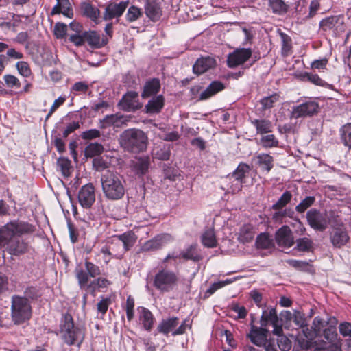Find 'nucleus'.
I'll return each instance as SVG.
<instances>
[{"label": "nucleus", "mask_w": 351, "mask_h": 351, "mask_svg": "<svg viewBox=\"0 0 351 351\" xmlns=\"http://www.w3.org/2000/svg\"><path fill=\"white\" fill-rule=\"evenodd\" d=\"M35 226L19 220L11 221L0 228V248L13 256H21L29 253L32 247L26 235L32 234Z\"/></svg>", "instance_id": "f257e3e1"}, {"label": "nucleus", "mask_w": 351, "mask_h": 351, "mask_svg": "<svg viewBox=\"0 0 351 351\" xmlns=\"http://www.w3.org/2000/svg\"><path fill=\"white\" fill-rule=\"evenodd\" d=\"M325 325V322L319 317L313 321L312 331L303 330L295 335L293 351H337L338 348L330 343L320 340L319 335Z\"/></svg>", "instance_id": "f03ea898"}, {"label": "nucleus", "mask_w": 351, "mask_h": 351, "mask_svg": "<svg viewBox=\"0 0 351 351\" xmlns=\"http://www.w3.org/2000/svg\"><path fill=\"white\" fill-rule=\"evenodd\" d=\"M101 183L104 197L111 201L121 199L125 193L126 182L117 172L106 171L101 174Z\"/></svg>", "instance_id": "7ed1b4c3"}, {"label": "nucleus", "mask_w": 351, "mask_h": 351, "mask_svg": "<svg viewBox=\"0 0 351 351\" xmlns=\"http://www.w3.org/2000/svg\"><path fill=\"white\" fill-rule=\"evenodd\" d=\"M60 335L64 342L80 347L84 339V331L79 325L75 324L69 313L63 314L60 323Z\"/></svg>", "instance_id": "20e7f679"}, {"label": "nucleus", "mask_w": 351, "mask_h": 351, "mask_svg": "<svg viewBox=\"0 0 351 351\" xmlns=\"http://www.w3.org/2000/svg\"><path fill=\"white\" fill-rule=\"evenodd\" d=\"M120 143L125 149L137 153L146 149L147 137L145 133L141 130L128 129L121 134Z\"/></svg>", "instance_id": "39448f33"}, {"label": "nucleus", "mask_w": 351, "mask_h": 351, "mask_svg": "<svg viewBox=\"0 0 351 351\" xmlns=\"http://www.w3.org/2000/svg\"><path fill=\"white\" fill-rule=\"evenodd\" d=\"M32 314V306L27 298L18 295L12 297L11 318L14 324L21 325L28 322Z\"/></svg>", "instance_id": "423d86ee"}, {"label": "nucleus", "mask_w": 351, "mask_h": 351, "mask_svg": "<svg viewBox=\"0 0 351 351\" xmlns=\"http://www.w3.org/2000/svg\"><path fill=\"white\" fill-rule=\"evenodd\" d=\"M250 171V167L245 163H240L237 168L228 174L223 180L222 187L227 193L235 194L241 191L245 179Z\"/></svg>", "instance_id": "0eeeda50"}, {"label": "nucleus", "mask_w": 351, "mask_h": 351, "mask_svg": "<svg viewBox=\"0 0 351 351\" xmlns=\"http://www.w3.org/2000/svg\"><path fill=\"white\" fill-rule=\"evenodd\" d=\"M179 282V278L172 270L162 268L155 274L154 287L162 292H169L175 289Z\"/></svg>", "instance_id": "6e6552de"}, {"label": "nucleus", "mask_w": 351, "mask_h": 351, "mask_svg": "<svg viewBox=\"0 0 351 351\" xmlns=\"http://www.w3.org/2000/svg\"><path fill=\"white\" fill-rule=\"evenodd\" d=\"M319 103L315 99L309 98L291 108L290 119H299L312 117L319 112Z\"/></svg>", "instance_id": "1a4fd4ad"}, {"label": "nucleus", "mask_w": 351, "mask_h": 351, "mask_svg": "<svg viewBox=\"0 0 351 351\" xmlns=\"http://www.w3.org/2000/svg\"><path fill=\"white\" fill-rule=\"evenodd\" d=\"M269 330L262 326H253L247 334L251 342L265 351H278L274 341L268 339Z\"/></svg>", "instance_id": "9d476101"}, {"label": "nucleus", "mask_w": 351, "mask_h": 351, "mask_svg": "<svg viewBox=\"0 0 351 351\" xmlns=\"http://www.w3.org/2000/svg\"><path fill=\"white\" fill-rule=\"evenodd\" d=\"M84 267L86 270L82 269L76 270V277L81 288L87 286L89 277L95 278L101 274L99 267L87 260L84 262Z\"/></svg>", "instance_id": "9b49d317"}, {"label": "nucleus", "mask_w": 351, "mask_h": 351, "mask_svg": "<svg viewBox=\"0 0 351 351\" xmlns=\"http://www.w3.org/2000/svg\"><path fill=\"white\" fill-rule=\"evenodd\" d=\"M306 219L310 226L315 230L324 231L328 226L326 214L313 208L306 213Z\"/></svg>", "instance_id": "f8f14e48"}, {"label": "nucleus", "mask_w": 351, "mask_h": 351, "mask_svg": "<svg viewBox=\"0 0 351 351\" xmlns=\"http://www.w3.org/2000/svg\"><path fill=\"white\" fill-rule=\"evenodd\" d=\"M330 240L332 245L337 248H341L349 242L350 236L343 223L332 228L330 232Z\"/></svg>", "instance_id": "ddd939ff"}, {"label": "nucleus", "mask_w": 351, "mask_h": 351, "mask_svg": "<svg viewBox=\"0 0 351 351\" xmlns=\"http://www.w3.org/2000/svg\"><path fill=\"white\" fill-rule=\"evenodd\" d=\"M78 202L84 208H90L95 202V187L92 183L84 185L78 192Z\"/></svg>", "instance_id": "4468645a"}, {"label": "nucleus", "mask_w": 351, "mask_h": 351, "mask_svg": "<svg viewBox=\"0 0 351 351\" xmlns=\"http://www.w3.org/2000/svg\"><path fill=\"white\" fill-rule=\"evenodd\" d=\"M128 1H121L119 3H110L107 5L104 12V20L110 21L121 17L128 6Z\"/></svg>", "instance_id": "2eb2a0df"}, {"label": "nucleus", "mask_w": 351, "mask_h": 351, "mask_svg": "<svg viewBox=\"0 0 351 351\" xmlns=\"http://www.w3.org/2000/svg\"><path fill=\"white\" fill-rule=\"evenodd\" d=\"M252 56L250 48H241L236 49L229 54L227 59V64L230 68H234L245 62Z\"/></svg>", "instance_id": "dca6fc26"}, {"label": "nucleus", "mask_w": 351, "mask_h": 351, "mask_svg": "<svg viewBox=\"0 0 351 351\" xmlns=\"http://www.w3.org/2000/svg\"><path fill=\"white\" fill-rule=\"evenodd\" d=\"M344 25V17L343 15H336L326 17L319 21V28L323 32L332 30L336 33Z\"/></svg>", "instance_id": "f3484780"}, {"label": "nucleus", "mask_w": 351, "mask_h": 351, "mask_svg": "<svg viewBox=\"0 0 351 351\" xmlns=\"http://www.w3.org/2000/svg\"><path fill=\"white\" fill-rule=\"evenodd\" d=\"M217 65L216 59L211 56H202L199 58L193 66V71L197 75H201Z\"/></svg>", "instance_id": "a211bd4d"}, {"label": "nucleus", "mask_w": 351, "mask_h": 351, "mask_svg": "<svg viewBox=\"0 0 351 351\" xmlns=\"http://www.w3.org/2000/svg\"><path fill=\"white\" fill-rule=\"evenodd\" d=\"M144 10L147 17L152 21H158L162 16L161 3L158 0H145Z\"/></svg>", "instance_id": "6ab92c4d"}, {"label": "nucleus", "mask_w": 351, "mask_h": 351, "mask_svg": "<svg viewBox=\"0 0 351 351\" xmlns=\"http://www.w3.org/2000/svg\"><path fill=\"white\" fill-rule=\"evenodd\" d=\"M275 239L277 244L281 247H290L293 244V234L287 226H283L276 231Z\"/></svg>", "instance_id": "aec40b11"}, {"label": "nucleus", "mask_w": 351, "mask_h": 351, "mask_svg": "<svg viewBox=\"0 0 351 351\" xmlns=\"http://www.w3.org/2000/svg\"><path fill=\"white\" fill-rule=\"evenodd\" d=\"M121 108L127 112L138 109V93L134 91L128 92L119 103Z\"/></svg>", "instance_id": "412c9836"}, {"label": "nucleus", "mask_w": 351, "mask_h": 351, "mask_svg": "<svg viewBox=\"0 0 351 351\" xmlns=\"http://www.w3.org/2000/svg\"><path fill=\"white\" fill-rule=\"evenodd\" d=\"M173 241V237L169 234H162L158 235L153 239L147 241L143 245V249L146 251L156 250Z\"/></svg>", "instance_id": "4be33fe9"}, {"label": "nucleus", "mask_w": 351, "mask_h": 351, "mask_svg": "<svg viewBox=\"0 0 351 351\" xmlns=\"http://www.w3.org/2000/svg\"><path fill=\"white\" fill-rule=\"evenodd\" d=\"M280 315L282 319H285L286 322L285 324L293 323L296 329L302 328V330H304V328L306 326V324L302 313L300 312L291 313L289 311H285L281 313Z\"/></svg>", "instance_id": "5701e85b"}, {"label": "nucleus", "mask_w": 351, "mask_h": 351, "mask_svg": "<svg viewBox=\"0 0 351 351\" xmlns=\"http://www.w3.org/2000/svg\"><path fill=\"white\" fill-rule=\"evenodd\" d=\"M126 121L125 117L119 113L106 115L99 121V128L101 129H106L112 126L119 128Z\"/></svg>", "instance_id": "b1692460"}, {"label": "nucleus", "mask_w": 351, "mask_h": 351, "mask_svg": "<svg viewBox=\"0 0 351 351\" xmlns=\"http://www.w3.org/2000/svg\"><path fill=\"white\" fill-rule=\"evenodd\" d=\"M84 36L86 42H87L88 45L92 48H101L106 45L108 43V39L101 38L100 34L96 31L90 30L84 32Z\"/></svg>", "instance_id": "393cba45"}, {"label": "nucleus", "mask_w": 351, "mask_h": 351, "mask_svg": "<svg viewBox=\"0 0 351 351\" xmlns=\"http://www.w3.org/2000/svg\"><path fill=\"white\" fill-rule=\"evenodd\" d=\"M279 319L275 308L272 306L265 307L261 314L260 324L261 326L267 328L269 324H275Z\"/></svg>", "instance_id": "a878e982"}, {"label": "nucleus", "mask_w": 351, "mask_h": 351, "mask_svg": "<svg viewBox=\"0 0 351 351\" xmlns=\"http://www.w3.org/2000/svg\"><path fill=\"white\" fill-rule=\"evenodd\" d=\"M251 123L254 127H255L257 134H261L262 136L272 132L273 124L269 119H255L251 121Z\"/></svg>", "instance_id": "bb28decb"}, {"label": "nucleus", "mask_w": 351, "mask_h": 351, "mask_svg": "<svg viewBox=\"0 0 351 351\" xmlns=\"http://www.w3.org/2000/svg\"><path fill=\"white\" fill-rule=\"evenodd\" d=\"M165 98L162 95L154 97L145 105L146 112L149 114H158L163 108Z\"/></svg>", "instance_id": "cd10ccee"}, {"label": "nucleus", "mask_w": 351, "mask_h": 351, "mask_svg": "<svg viewBox=\"0 0 351 351\" xmlns=\"http://www.w3.org/2000/svg\"><path fill=\"white\" fill-rule=\"evenodd\" d=\"M160 89V83L158 79L153 78L145 82L141 94L143 98H148L156 95Z\"/></svg>", "instance_id": "c85d7f7f"}, {"label": "nucleus", "mask_w": 351, "mask_h": 351, "mask_svg": "<svg viewBox=\"0 0 351 351\" xmlns=\"http://www.w3.org/2000/svg\"><path fill=\"white\" fill-rule=\"evenodd\" d=\"M225 86L222 82L219 81H213L201 93L199 100L208 99L217 93L223 90Z\"/></svg>", "instance_id": "c756f323"}, {"label": "nucleus", "mask_w": 351, "mask_h": 351, "mask_svg": "<svg viewBox=\"0 0 351 351\" xmlns=\"http://www.w3.org/2000/svg\"><path fill=\"white\" fill-rule=\"evenodd\" d=\"M139 313V320L141 322L144 329L150 331L153 327L154 316L152 312L143 306L138 308Z\"/></svg>", "instance_id": "7c9ffc66"}, {"label": "nucleus", "mask_w": 351, "mask_h": 351, "mask_svg": "<svg viewBox=\"0 0 351 351\" xmlns=\"http://www.w3.org/2000/svg\"><path fill=\"white\" fill-rule=\"evenodd\" d=\"M179 258H182L184 260H191L194 262H198L202 258L197 250V245L196 243L190 245L181 252Z\"/></svg>", "instance_id": "2f4dec72"}, {"label": "nucleus", "mask_w": 351, "mask_h": 351, "mask_svg": "<svg viewBox=\"0 0 351 351\" xmlns=\"http://www.w3.org/2000/svg\"><path fill=\"white\" fill-rule=\"evenodd\" d=\"M178 318L176 317H169L162 319L157 327L158 332L167 335L170 332H173V330L178 324Z\"/></svg>", "instance_id": "473e14b6"}, {"label": "nucleus", "mask_w": 351, "mask_h": 351, "mask_svg": "<svg viewBox=\"0 0 351 351\" xmlns=\"http://www.w3.org/2000/svg\"><path fill=\"white\" fill-rule=\"evenodd\" d=\"M80 9L82 14L93 21H96L99 17V10L88 2L81 3Z\"/></svg>", "instance_id": "72a5a7b5"}, {"label": "nucleus", "mask_w": 351, "mask_h": 351, "mask_svg": "<svg viewBox=\"0 0 351 351\" xmlns=\"http://www.w3.org/2000/svg\"><path fill=\"white\" fill-rule=\"evenodd\" d=\"M107 246L109 247L110 251L112 252V256L116 259H121L123 254L126 252L123 243L118 240L116 236L112 237L111 241Z\"/></svg>", "instance_id": "f704fd0d"}, {"label": "nucleus", "mask_w": 351, "mask_h": 351, "mask_svg": "<svg viewBox=\"0 0 351 351\" xmlns=\"http://www.w3.org/2000/svg\"><path fill=\"white\" fill-rule=\"evenodd\" d=\"M298 78L303 82H309L316 86L327 87L329 84L319 77L317 74L309 72H302L298 75Z\"/></svg>", "instance_id": "c9c22d12"}, {"label": "nucleus", "mask_w": 351, "mask_h": 351, "mask_svg": "<svg viewBox=\"0 0 351 351\" xmlns=\"http://www.w3.org/2000/svg\"><path fill=\"white\" fill-rule=\"evenodd\" d=\"M115 236L123 243V246L126 252L129 251L134 246L137 239V237L132 231H128Z\"/></svg>", "instance_id": "e433bc0d"}, {"label": "nucleus", "mask_w": 351, "mask_h": 351, "mask_svg": "<svg viewBox=\"0 0 351 351\" xmlns=\"http://www.w3.org/2000/svg\"><path fill=\"white\" fill-rule=\"evenodd\" d=\"M258 163L263 171L269 172L274 167V158L268 154L261 153L256 156Z\"/></svg>", "instance_id": "4c0bfd02"}, {"label": "nucleus", "mask_w": 351, "mask_h": 351, "mask_svg": "<svg viewBox=\"0 0 351 351\" xmlns=\"http://www.w3.org/2000/svg\"><path fill=\"white\" fill-rule=\"evenodd\" d=\"M254 237L253 227L250 224H245L241 228L239 234V240L243 243H249Z\"/></svg>", "instance_id": "58836bf2"}, {"label": "nucleus", "mask_w": 351, "mask_h": 351, "mask_svg": "<svg viewBox=\"0 0 351 351\" xmlns=\"http://www.w3.org/2000/svg\"><path fill=\"white\" fill-rule=\"evenodd\" d=\"M259 144L265 149L278 147L279 141L274 134L268 133L261 136Z\"/></svg>", "instance_id": "ea45409f"}, {"label": "nucleus", "mask_w": 351, "mask_h": 351, "mask_svg": "<svg viewBox=\"0 0 351 351\" xmlns=\"http://www.w3.org/2000/svg\"><path fill=\"white\" fill-rule=\"evenodd\" d=\"M268 2L272 12L276 14L283 15L288 11L289 5L283 0H268Z\"/></svg>", "instance_id": "a19ab883"}, {"label": "nucleus", "mask_w": 351, "mask_h": 351, "mask_svg": "<svg viewBox=\"0 0 351 351\" xmlns=\"http://www.w3.org/2000/svg\"><path fill=\"white\" fill-rule=\"evenodd\" d=\"M153 157L160 160H168L171 156V149L169 145H162L156 147L152 152Z\"/></svg>", "instance_id": "79ce46f5"}, {"label": "nucleus", "mask_w": 351, "mask_h": 351, "mask_svg": "<svg viewBox=\"0 0 351 351\" xmlns=\"http://www.w3.org/2000/svg\"><path fill=\"white\" fill-rule=\"evenodd\" d=\"M202 243L206 247H215L217 245V240L215 232L213 229H208L202 235Z\"/></svg>", "instance_id": "37998d69"}, {"label": "nucleus", "mask_w": 351, "mask_h": 351, "mask_svg": "<svg viewBox=\"0 0 351 351\" xmlns=\"http://www.w3.org/2000/svg\"><path fill=\"white\" fill-rule=\"evenodd\" d=\"M280 100L278 93L271 94L269 96L262 98L259 103L261 105V110L265 111L274 107V104Z\"/></svg>", "instance_id": "c03bdc74"}, {"label": "nucleus", "mask_w": 351, "mask_h": 351, "mask_svg": "<svg viewBox=\"0 0 351 351\" xmlns=\"http://www.w3.org/2000/svg\"><path fill=\"white\" fill-rule=\"evenodd\" d=\"M104 151V147L98 143H92L87 145L84 150L86 158H93L100 155Z\"/></svg>", "instance_id": "a18cd8bd"}, {"label": "nucleus", "mask_w": 351, "mask_h": 351, "mask_svg": "<svg viewBox=\"0 0 351 351\" xmlns=\"http://www.w3.org/2000/svg\"><path fill=\"white\" fill-rule=\"evenodd\" d=\"M149 167V160L148 158H140L134 165V169L137 175H145Z\"/></svg>", "instance_id": "49530a36"}, {"label": "nucleus", "mask_w": 351, "mask_h": 351, "mask_svg": "<svg viewBox=\"0 0 351 351\" xmlns=\"http://www.w3.org/2000/svg\"><path fill=\"white\" fill-rule=\"evenodd\" d=\"M143 14L141 8L136 5H132L127 11L125 19L128 22L132 23L139 19L143 16Z\"/></svg>", "instance_id": "de8ad7c7"}, {"label": "nucleus", "mask_w": 351, "mask_h": 351, "mask_svg": "<svg viewBox=\"0 0 351 351\" xmlns=\"http://www.w3.org/2000/svg\"><path fill=\"white\" fill-rule=\"evenodd\" d=\"M282 41V55L287 56L291 53L292 49V40L287 34L281 32L280 34Z\"/></svg>", "instance_id": "09e8293b"}, {"label": "nucleus", "mask_w": 351, "mask_h": 351, "mask_svg": "<svg viewBox=\"0 0 351 351\" xmlns=\"http://www.w3.org/2000/svg\"><path fill=\"white\" fill-rule=\"evenodd\" d=\"M292 194L290 191H286L282 193L278 200L272 206L274 210H280L290 202Z\"/></svg>", "instance_id": "8fccbe9b"}, {"label": "nucleus", "mask_w": 351, "mask_h": 351, "mask_svg": "<svg viewBox=\"0 0 351 351\" xmlns=\"http://www.w3.org/2000/svg\"><path fill=\"white\" fill-rule=\"evenodd\" d=\"M341 133L343 143L351 149V123L344 125L341 129Z\"/></svg>", "instance_id": "3c124183"}, {"label": "nucleus", "mask_w": 351, "mask_h": 351, "mask_svg": "<svg viewBox=\"0 0 351 351\" xmlns=\"http://www.w3.org/2000/svg\"><path fill=\"white\" fill-rule=\"evenodd\" d=\"M315 198L313 196H308L305 197L298 205L296 206L295 210L299 213L305 212L315 202Z\"/></svg>", "instance_id": "603ef678"}, {"label": "nucleus", "mask_w": 351, "mask_h": 351, "mask_svg": "<svg viewBox=\"0 0 351 351\" xmlns=\"http://www.w3.org/2000/svg\"><path fill=\"white\" fill-rule=\"evenodd\" d=\"M62 14L69 19L73 17V10L69 0H62L60 1Z\"/></svg>", "instance_id": "864d4df0"}, {"label": "nucleus", "mask_w": 351, "mask_h": 351, "mask_svg": "<svg viewBox=\"0 0 351 351\" xmlns=\"http://www.w3.org/2000/svg\"><path fill=\"white\" fill-rule=\"evenodd\" d=\"M25 298L31 300H36L40 297V290L38 287L29 286L24 291Z\"/></svg>", "instance_id": "5fc2aeb1"}, {"label": "nucleus", "mask_w": 351, "mask_h": 351, "mask_svg": "<svg viewBox=\"0 0 351 351\" xmlns=\"http://www.w3.org/2000/svg\"><path fill=\"white\" fill-rule=\"evenodd\" d=\"M296 247L299 251H309L312 248V241L306 237L300 238L296 241Z\"/></svg>", "instance_id": "6e6d98bb"}, {"label": "nucleus", "mask_w": 351, "mask_h": 351, "mask_svg": "<svg viewBox=\"0 0 351 351\" xmlns=\"http://www.w3.org/2000/svg\"><path fill=\"white\" fill-rule=\"evenodd\" d=\"M16 68L19 73L23 77H29L32 74V71L29 64L25 61H19L16 64Z\"/></svg>", "instance_id": "4d7b16f0"}, {"label": "nucleus", "mask_w": 351, "mask_h": 351, "mask_svg": "<svg viewBox=\"0 0 351 351\" xmlns=\"http://www.w3.org/2000/svg\"><path fill=\"white\" fill-rule=\"evenodd\" d=\"M67 32V25L63 23H56L54 25L53 34L56 38H63Z\"/></svg>", "instance_id": "13d9d810"}, {"label": "nucleus", "mask_w": 351, "mask_h": 351, "mask_svg": "<svg viewBox=\"0 0 351 351\" xmlns=\"http://www.w3.org/2000/svg\"><path fill=\"white\" fill-rule=\"evenodd\" d=\"M256 244L258 248L267 249L271 245V241L266 234H261L256 238Z\"/></svg>", "instance_id": "bf43d9fd"}, {"label": "nucleus", "mask_w": 351, "mask_h": 351, "mask_svg": "<svg viewBox=\"0 0 351 351\" xmlns=\"http://www.w3.org/2000/svg\"><path fill=\"white\" fill-rule=\"evenodd\" d=\"M3 78L5 84L8 88H19L21 87V83L16 76L12 75H5Z\"/></svg>", "instance_id": "052dcab7"}, {"label": "nucleus", "mask_w": 351, "mask_h": 351, "mask_svg": "<svg viewBox=\"0 0 351 351\" xmlns=\"http://www.w3.org/2000/svg\"><path fill=\"white\" fill-rule=\"evenodd\" d=\"M58 165L60 168L62 174L64 176H69L70 174V161L65 158H60L58 160Z\"/></svg>", "instance_id": "680f3d73"}, {"label": "nucleus", "mask_w": 351, "mask_h": 351, "mask_svg": "<svg viewBox=\"0 0 351 351\" xmlns=\"http://www.w3.org/2000/svg\"><path fill=\"white\" fill-rule=\"evenodd\" d=\"M110 285V281L104 278H97L93 280L89 285V287L95 290L99 288H106Z\"/></svg>", "instance_id": "e2e57ef3"}, {"label": "nucleus", "mask_w": 351, "mask_h": 351, "mask_svg": "<svg viewBox=\"0 0 351 351\" xmlns=\"http://www.w3.org/2000/svg\"><path fill=\"white\" fill-rule=\"evenodd\" d=\"M80 123L77 121H73L66 124V127L62 132V136L66 138L70 134L80 128Z\"/></svg>", "instance_id": "0e129e2a"}, {"label": "nucleus", "mask_w": 351, "mask_h": 351, "mask_svg": "<svg viewBox=\"0 0 351 351\" xmlns=\"http://www.w3.org/2000/svg\"><path fill=\"white\" fill-rule=\"evenodd\" d=\"M69 40L75 46H82L86 42L84 32L82 34H73L70 35Z\"/></svg>", "instance_id": "69168bd1"}, {"label": "nucleus", "mask_w": 351, "mask_h": 351, "mask_svg": "<svg viewBox=\"0 0 351 351\" xmlns=\"http://www.w3.org/2000/svg\"><path fill=\"white\" fill-rule=\"evenodd\" d=\"M111 304V300L108 298H103L97 304V309L99 313L104 315L108 311L109 305Z\"/></svg>", "instance_id": "338daca9"}, {"label": "nucleus", "mask_w": 351, "mask_h": 351, "mask_svg": "<svg viewBox=\"0 0 351 351\" xmlns=\"http://www.w3.org/2000/svg\"><path fill=\"white\" fill-rule=\"evenodd\" d=\"M101 136V132L97 129H90L83 132L81 136L84 140H92Z\"/></svg>", "instance_id": "774afa93"}]
</instances>
